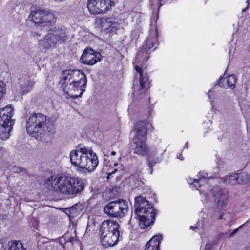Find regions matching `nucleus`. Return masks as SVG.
<instances>
[{"label":"nucleus","instance_id":"1","mask_svg":"<svg viewBox=\"0 0 250 250\" xmlns=\"http://www.w3.org/2000/svg\"><path fill=\"white\" fill-rule=\"evenodd\" d=\"M60 83L66 98L76 99L85 91L87 79L80 70L68 69L63 71Z\"/></svg>","mask_w":250,"mask_h":250},{"label":"nucleus","instance_id":"2","mask_svg":"<svg viewBox=\"0 0 250 250\" xmlns=\"http://www.w3.org/2000/svg\"><path fill=\"white\" fill-rule=\"evenodd\" d=\"M69 157L71 164L79 168L88 172L93 171L98 165L96 154L91 147H85L79 144L76 148L70 152Z\"/></svg>","mask_w":250,"mask_h":250},{"label":"nucleus","instance_id":"3","mask_svg":"<svg viewBox=\"0 0 250 250\" xmlns=\"http://www.w3.org/2000/svg\"><path fill=\"white\" fill-rule=\"evenodd\" d=\"M133 208L142 229H145L153 223L157 210L145 197L142 196L136 197Z\"/></svg>","mask_w":250,"mask_h":250},{"label":"nucleus","instance_id":"4","mask_svg":"<svg viewBox=\"0 0 250 250\" xmlns=\"http://www.w3.org/2000/svg\"><path fill=\"white\" fill-rule=\"evenodd\" d=\"M147 125L145 121L137 122L135 126L136 135L131 142V148L133 153L145 156L149 152V148L146 143L147 135Z\"/></svg>","mask_w":250,"mask_h":250},{"label":"nucleus","instance_id":"5","mask_svg":"<svg viewBox=\"0 0 250 250\" xmlns=\"http://www.w3.org/2000/svg\"><path fill=\"white\" fill-rule=\"evenodd\" d=\"M119 225L115 221H104L100 229V239L104 247L115 245L119 237Z\"/></svg>","mask_w":250,"mask_h":250},{"label":"nucleus","instance_id":"6","mask_svg":"<svg viewBox=\"0 0 250 250\" xmlns=\"http://www.w3.org/2000/svg\"><path fill=\"white\" fill-rule=\"evenodd\" d=\"M46 117L40 113L30 114L26 120V130L27 133L36 139L47 130L46 126Z\"/></svg>","mask_w":250,"mask_h":250},{"label":"nucleus","instance_id":"7","mask_svg":"<svg viewBox=\"0 0 250 250\" xmlns=\"http://www.w3.org/2000/svg\"><path fill=\"white\" fill-rule=\"evenodd\" d=\"M68 31L66 28L55 27L40 42L41 45L48 49L51 47H55L59 44H65L68 40Z\"/></svg>","mask_w":250,"mask_h":250},{"label":"nucleus","instance_id":"8","mask_svg":"<svg viewBox=\"0 0 250 250\" xmlns=\"http://www.w3.org/2000/svg\"><path fill=\"white\" fill-rule=\"evenodd\" d=\"M13 109L11 105L0 109V139L6 140L10 135V131L14 124L12 119Z\"/></svg>","mask_w":250,"mask_h":250},{"label":"nucleus","instance_id":"9","mask_svg":"<svg viewBox=\"0 0 250 250\" xmlns=\"http://www.w3.org/2000/svg\"><path fill=\"white\" fill-rule=\"evenodd\" d=\"M84 185L81 179L63 175L60 193L76 196L83 190Z\"/></svg>","mask_w":250,"mask_h":250},{"label":"nucleus","instance_id":"10","mask_svg":"<svg viewBox=\"0 0 250 250\" xmlns=\"http://www.w3.org/2000/svg\"><path fill=\"white\" fill-rule=\"evenodd\" d=\"M28 18L34 24L41 25L42 26H51L56 21V17L53 13L42 9L32 11Z\"/></svg>","mask_w":250,"mask_h":250},{"label":"nucleus","instance_id":"11","mask_svg":"<svg viewBox=\"0 0 250 250\" xmlns=\"http://www.w3.org/2000/svg\"><path fill=\"white\" fill-rule=\"evenodd\" d=\"M128 210V204L126 200H117L109 202L104 208V212L112 218H123Z\"/></svg>","mask_w":250,"mask_h":250},{"label":"nucleus","instance_id":"12","mask_svg":"<svg viewBox=\"0 0 250 250\" xmlns=\"http://www.w3.org/2000/svg\"><path fill=\"white\" fill-rule=\"evenodd\" d=\"M136 71L139 74V84L134 85L132 87L133 98L136 100H139L141 98V95L143 94L147 89L148 85V78L146 73L143 72L142 68L137 66H135Z\"/></svg>","mask_w":250,"mask_h":250},{"label":"nucleus","instance_id":"13","mask_svg":"<svg viewBox=\"0 0 250 250\" xmlns=\"http://www.w3.org/2000/svg\"><path fill=\"white\" fill-rule=\"evenodd\" d=\"M103 56L91 48H86L80 58V62L83 64L93 65L102 60Z\"/></svg>","mask_w":250,"mask_h":250},{"label":"nucleus","instance_id":"14","mask_svg":"<svg viewBox=\"0 0 250 250\" xmlns=\"http://www.w3.org/2000/svg\"><path fill=\"white\" fill-rule=\"evenodd\" d=\"M213 196L218 207L223 208L228 204L229 192L227 189L219 187H214Z\"/></svg>","mask_w":250,"mask_h":250},{"label":"nucleus","instance_id":"15","mask_svg":"<svg viewBox=\"0 0 250 250\" xmlns=\"http://www.w3.org/2000/svg\"><path fill=\"white\" fill-rule=\"evenodd\" d=\"M113 6L114 2L111 0H98L96 6L90 5V13L92 14L105 13Z\"/></svg>","mask_w":250,"mask_h":250},{"label":"nucleus","instance_id":"16","mask_svg":"<svg viewBox=\"0 0 250 250\" xmlns=\"http://www.w3.org/2000/svg\"><path fill=\"white\" fill-rule=\"evenodd\" d=\"M63 175H53L45 182V186L49 190L60 192Z\"/></svg>","mask_w":250,"mask_h":250},{"label":"nucleus","instance_id":"17","mask_svg":"<svg viewBox=\"0 0 250 250\" xmlns=\"http://www.w3.org/2000/svg\"><path fill=\"white\" fill-rule=\"evenodd\" d=\"M236 78L234 75H230L228 77L222 78L219 80L217 84L221 87L230 88L233 89L235 88V84Z\"/></svg>","mask_w":250,"mask_h":250},{"label":"nucleus","instance_id":"18","mask_svg":"<svg viewBox=\"0 0 250 250\" xmlns=\"http://www.w3.org/2000/svg\"><path fill=\"white\" fill-rule=\"evenodd\" d=\"M146 42L141 50L137 52V59L143 58L145 61H147L149 58V57L148 56V54L150 53L149 49L153 46L154 44L149 40L146 41Z\"/></svg>","mask_w":250,"mask_h":250},{"label":"nucleus","instance_id":"19","mask_svg":"<svg viewBox=\"0 0 250 250\" xmlns=\"http://www.w3.org/2000/svg\"><path fill=\"white\" fill-rule=\"evenodd\" d=\"M162 239V235L154 236L147 243L145 250H158Z\"/></svg>","mask_w":250,"mask_h":250},{"label":"nucleus","instance_id":"20","mask_svg":"<svg viewBox=\"0 0 250 250\" xmlns=\"http://www.w3.org/2000/svg\"><path fill=\"white\" fill-rule=\"evenodd\" d=\"M35 82L31 79L24 80L20 84V93L22 94H26L31 92L34 86Z\"/></svg>","mask_w":250,"mask_h":250},{"label":"nucleus","instance_id":"21","mask_svg":"<svg viewBox=\"0 0 250 250\" xmlns=\"http://www.w3.org/2000/svg\"><path fill=\"white\" fill-rule=\"evenodd\" d=\"M8 250H27L19 241H10L8 243Z\"/></svg>","mask_w":250,"mask_h":250},{"label":"nucleus","instance_id":"22","mask_svg":"<svg viewBox=\"0 0 250 250\" xmlns=\"http://www.w3.org/2000/svg\"><path fill=\"white\" fill-rule=\"evenodd\" d=\"M222 180L226 184L235 185L238 184L237 174L235 173L226 176L222 178Z\"/></svg>","mask_w":250,"mask_h":250},{"label":"nucleus","instance_id":"23","mask_svg":"<svg viewBox=\"0 0 250 250\" xmlns=\"http://www.w3.org/2000/svg\"><path fill=\"white\" fill-rule=\"evenodd\" d=\"M112 25V18L103 19L102 21V27L106 33H110V28Z\"/></svg>","mask_w":250,"mask_h":250},{"label":"nucleus","instance_id":"24","mask_svg":"<svg viewBox=\"0 0 250 250\" xmlns=\"http://www.w3.org/2000/svg\"><path fill=\"white\" fill-rule=\"evenodd\" d=\"M71 212L72 213V217L78 215L82 209V205L80 203H77L74 206L70 207Z\"/></svg>","mask_w":250,"mask_h":250},{"label":"nucleus","instance_id":"25","mask_svg":"<svg viewBox=\"0 0 250 250\" xmlns=\"http://www.w3.org/2000/svg\"><path fill=\"white\" fill-rule=\"evenodd\" d=\"M238 184H245L249 180L248 174L244 172L237 174Z\"/></svg>","mask_w":250,"mask_h":250},{"label":"nucleus","instance_id":"26","mask_svg":"<svg viewBox=\"0 0 250 250\" xmlns=\"http://www.w3.org/2000/svg\"><path fill=\"white\" fill-rule=\"evenodd\" d=\"M218 219L219 220L223 219L227 223H230L232 219V215L229 212L222 213L218 216Z\"/></svg>","mask_w":250,"mask_h":250},{"label":"nucleus","instance_id":"27","mask_svg":"<svg viewBox=\"0 0 250 250\" xmlns=\"http://www.w3.org/2000/svg\"><path fill=\"white\" fill-rule=\"evenodd\" d=\"M206 179L204 178L200 179H194L193 182V186L196 189L199 190V188H200L202 183L205 182Z\"/></svg>","mask_w":250,"mask_h":250},{"label":"nucleus","instance_id":"28","mask_svg":"<svg viewBox=\"0 0 250 250\" xmlns=\"http://www.w3.org/2000/svg\"><path fill=\"white\" fill-rule=\"evenodd\" d=\"M110 28V33L116 31L119 28V24L115 19L112 18V25Z\"/></svg>","mask_w":250,"mask_h":250},{"label":"nucleus","instance_id":"29","mask_svg":"<svg viewBox=\"0 0 250 250\" xmlns=\"http://www.w3.org/2000/svg\"><path fill=\"white\" fill-rule=\"evenodd\" d=\"M98 0H88L87 2V8L88 9L89 11L90 12V5H92V4L96 6L97 2Z\"/></svg>","mask_w":250,"mask_h":250},{"label":"nucleus","instance_id":"30","mask_svg":"<svg viewBox=\"0 0 250 250\" xmlns=\"http://www.w3.org/2000/svg\"><path fill=\"white\" fill-rule=\"evenodd\" d=\"M241 227H242V226H240L239 227H238V228H236L235 229H234V230L229 234V238H231V237H233V236H234L238 232L239 229Z\"/></svg>","mask_w":250,"mask_h":250},{"label":"nucleus","instance_id":"31","mask_svg":"<svg viewBox=\"0 0 250 250\" xmlns=\"http://www.w3.org/2000/svg\"><path fill=\"white\" fill-rule=\"evenodd\" d=\"M13 170L14 172L20 173V172H21L23 170V169H22L21 167H14L13 168Z\"/></svg>","mask_w":250,"mask_h":250},{"label":"nucleus","instance_id":"32","mask_svg":"<svg viewBox=\"0 0 250 250\" xmlns=\"http://www.w3.org/2000/svg\"><path fill=\"white\" fill-rule=\"evenodd\" d=\"M64 212L70 217H72V213L71 212L70 207L64 209Z\"/></svg>","mask_w":250,"mask_h":250},{"label":"nucleus","instance_id":"33","mask_svg":"<svg viewBox=\"0 0 250 250\" xmlns=\"http://www.w3.org/2000/svg\"><path fill=\"white\" fill-rule=\"evenodd\" d=\"M77 241L76 239H75L73 236L68 237L66 240L67 242H71L72 244H73L74 242H76Z\"/></svg>","mask_w":250,"mask_h":250},{"label":"nucleus","instance_id":"34","mask_svg":"<svg viewBox=\"0 0 250 250\" xmlns=\"http://www.w3.org/2000/svg\"><path fill=\"white\" fill-rule=\"evenodd\" d=\"M194 179L189 178L188 180V182L189 184H193Z\"/></svg>","mask_w":250,"mask_h":250},{"label":"nucleus","instance_id":"35","mask_svg":"<svg viewBox=\"0 0 250 250\" xmlns=\"http://www.w3.org/2000/svg\"><path fill=\"white\" fill-rule=\"evenodd\" d=\"M213 92V91L212 90H209V91H208V97L209 99H212L213 98L211 97V95H212V92Z\"/></svg>","mask_w":250,"mask_h":250},{"label":"nucleus","instance_id":"36","mask_svg":"<svg viewBox=\"0 0 250 250\" xmlns=\"http://www.w3.org/2000/svg\"><path fill=\"white\" fill-rule=\"evenodd\" d=\"M156 2L157 3V4H158L159 3V0H151V2L153 3L154 2Z\"/></svg>","mask_w":250,"mask_h":250},{"label":"nucleus","instance_id":"37","mask_svg":"<svg viewBox=\"0 0 250 250\" xmlns=\"http://www.w3.org/2000/svg\"><path fill=\"white\" fill-rule=\"evenodd\" d=\"M148 165L149 167L150 168H152V167L153 166V165L150 162H149L148 163Z\"/></svg>","mask_w":250,"mask_h":250},{"label":"nucleus","instance_id":"38","mask_svg":"<svg viewBox=\"0 0 250 250\" xmlns=\"http://www.w3.org/2000/svg\"><path fill=\"white\" fill-rule=\"evenodd\" d=\"M188 142L186 143L184 146V148H188Z\"/></svg>","mask_w":250,"mask_h":250},{"label":"nucleus","instance_id":"39","mask_svg":"<svg viewBox=\"0 0 250 250\" xmlns=\"http://www.w3.org/2000/svg\"><path fill=\"white\" fill-rule=\"evenodd\" d=\"M178 158H179L180 160H183V159H184V158H183V156H182V154H180V156H179V157H178Z\"/></svg>","mask_w":250,"mask_h":250},{"label":"nucleus","instance_id":"40","mask_svg":"<svg viewBox=\"0 0 250 250\" xmlns=\"http://www.w3.org/2000/svg\"><path fill=\"white\" fill-rule=\"evenodd\" d=\"M111 154L113 156L115 155L116 154V152L115 151H112L111 153Z\"/></svg>","mask_w":250,"mask_h":250},{"label":"nucleus","instance_id":"41","mask_svg":"<svg viewBox=\"0 0 250 250\" xmlns=\"http://www.w3.org/2000/svg\"><path fill=\"white\" fill-rule=\"evenodd\" d=\"M193 226H191V227H190V229H193Z\"/></svg>","mask_w":250,"mask_h":250},{"label":"nucleus","instance_id":"42","mask_svg":"<svg viewBox=\"0 0 250 250\" xmlns=\"http://www.w3.org/2000/svg\"><path fill=\"white\" fill-rule=\"evenodd\" d=\"M222 84H225V82H224V83H222Z\"/></svg>","mask_w":250,"mask_h":250},{"label":"nucleus","instance_id":"43","mask_svg":"<svg viewBox=\"0 0 250 250\" xmlns=\"http://www.w3.org/2000/svg\"><path fill=\"white\" fill-rule=\"evenodd\" d=\"M117 165V163H115V164H114V166H116Z\"/></svg>","mask_w":250,"mask_h":250},{"label":"nucleus","instance_id":"44","mask_svg":"<svg viewBox=\"0 0 250 250\" xmlns=\"http://www.w3.org/2000/svg\"><path fill=\"white\" fill-rule=\"evenodd\" d=\"M56 1H62V0H55Z\"/></svg>","mask_w":250,"mask_h":250},{"label":"nucleus","instance_id":"45","mask_svg":"<svg viewBox=\"0 0 250 250\" xmlns=\"http://www.w3.org/2000/svg\"><path fill=\"white\" fill-rule=\"evenodd\" d=\"M248 1H249V0H247V2H248Z\"/></svg>","mask_w":250,"mask_h":250}]
</instances>
